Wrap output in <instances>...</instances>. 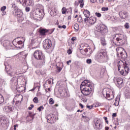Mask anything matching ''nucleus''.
I'll list each match as a JSON object with an SVG mask.
<instances>
[{
    "label": "nucleus",
    "instance_id": "obj_1",
    "mask_svg": "<svg viewBox=\"0 0 130 130\" xmlns=\"http://www.w3.org/2000/svg\"><path fill=\"white\" fill-rule=\"evenodd\" d=\"M111 43H113L115 45L121 46L124 45L126 42V39L124 35L121 34H116L113 35V38L111 40Z\"/></svg>",
    "mask_w": 130,
    "mask_h": 130
},
{
    "label": "nucleus",
    "instance_id": "obj_2",
    "mask_svg": "<svg viewBox=\"0 0 130 130\" xmlns=\"http://www.w3.org/2000/svg\"><path fill=\"white\" fill-rule=\"evenodd\" d=\"M34 57L36 59L40 60V65L43 66L45 63V56L42 53V51L40 50H37L34 53Z\"/></svg>",
    "mask_w": 130,
    "mask_h": 130
},
{
    "label": "nucleus",
    "instance_id": "obj_3",
    "mask_svg": "<svg viewBox=\"0 0 130 130\" xmlns=\"http://www.w3.org/2000/svg\"><path fill=\"white\" fill-rule=\"evenodd\" d=\"M30 16L34 20H41L44 17V11L42 9H36Z\"/></svg>",
    "mask_w": 130,
    "mask_h": 130
},
{
    "label": "nucleus",
    "instance_id": "obj_4",
    "mask_svg": "<svg viewBox=\"0 0 130 130\" xmlns=\"http://www.w3.org/2000/svg\"><path fill=\"white\" fill-rule=\"evenodd\" d=\"M102 93L103 96L106 98L108 100H112L114 98V91L112 89H104Z\"/></svg>",
    "mask_w": 130,
    "mask_h": 130
},
{
    "label": "nucleus",
    "instance_id": "obj_5",
    "mask_svg": "<svg viewBox=\"0 0 130 130\" xmlns=\"http://www.w3.org/2000/svg\"><path fill=\"white\" fill-rule=\"evenodd\" d=\"M117 66H118V70L120 74L122 75V76H125L128 75V73H129L130 69H129V66H128V64H127V63H126V62L123 64V69H122L121 70H120V65H119V64H118Z\"/></svg>",
    "mask_w": 130,
    "mask_h": 130
},
{
    "label": "nucleus",
    "instance_id": "obj_6",
    "mask_svg": "<svg viewBox=\"0 0 130 130\" xmlns=\"http://www.w3.org/2000/svg\"><path fill=\"white\" fill-rule=\"evenodd\" d=\"M80 90L83 95L88 96L92 93V91L94 90V87L80 86Z\"/></svg>",
    "mask_w": 130,
    "mask_h": 130
},
{
    "label": "nucleus",
    "instance_id": "obj_7",
    "mask_svg": "<svg viewBox=\"0 0 130 130\" xmlns=\"http://www.w3.org/2000/svg\"><path fill=\"white\" fill-rule=\"evenodd\" d=\"M103 57H104L105 59H108V55H107V52L105 49L100 50L95 55V58L97 60H101L103 59Z\"/></svg>",
    "mask_w": 130,
    "mask_h": 130
},
{
    "label": "nucleus",
    "instance_id": "obj_8",
    "mask_svg": "<svg viewBox=\"0 0 130 130\" xmlns=\"http://www.w3.org/2000/svg\"><path fill=\"white\" fill-rule=\"evenodd\" d=\"M93 128L95 130H101L103 128V122L98 118H94L93 119Z\"/></svg>",
    "mask_w": 130,
    "mask_h": 130
},
{
    "label": "nucleus",
    "instance_id": "obj_9",
    "mask_svg": "<svg viewBox=\"0 0 130 130\" xmlns=\"http://www.w3.org/2000/svg\"><path fill=\"white\" fill-rule=\"evenodd\" d=\"M17 21L21 23V22H23L24 19H25L24 16V14L23 13V11L21 9H17L15 12Z\"/></svg>",
    "mask_w": 130,
    "mask_h": 130
},
{
    "label": "nucleus",
    "instance_id": "obj_10",
    "mask_svg": "<svg viewBox=\"0 0 130 130\" xmlns=\"http://www.w3.org/2000/svg\"><path fill=\"white\" fill-rule=\"evenodd\" d=\"M12 44L16 48L22 49L24 48V43L22 42V41H18L17 42V40L14 39L12 41Z\"/></svg>",
    "mask_w": 130,
    "mask_h": 130
},
{
    "label": "nucleus",
    "instance_id": "obj_11",
    "mask_svg": "<svg viewBox=\"0 0 130 130\" xmlns=\"http://www.w3.org/2000/svg\"><path fill=\"white\" fill-rule=\"evenodd\" d=\"M43 44L44 48H45V49H46V50L50 49L52 45L51 40L49 39L45 40L43 42Z\"/></svg>",
    "mask_w": 130,
    "mask_h": 130
},
{
    "label": "nucleus",
    "instance_id": "obj_12",
    "mask_svg": "<svg viewBox=\"0 0 130 130\" xmlns=\"http://www.w3.org/2000/svg\"><path fill=\"white\" fill-rule=\"evenodd\" d=\"M8 76L9 77H15L16 75H19L18 73V70L16 69V68H12V69L9 70V71L6 72Z\"/></svg>",
    "mask_w": 130,
    "mask_h": 130
},
{
    "label": "nucleus",
    "instance_id": "obj_13",
    "mask_svg": "<svg viewBox=\"0 0 130 130\" xmlns=\"http://www.w3.org/2000/svg\"><path fill=\"white\" fill-rule=\"evenodd\" d=\"M47 121L49 123H54L56 121V118L53 114L48 115L46 117Z\"/></svg>",
    "mask_w": 130,
    "mask_h": 130
},
{
    "label": "nucleus",
    "instance_id": "obj_14",
    "mask_svg": "<svg viewBox=\"0 0 130 130\" xmlns=\"http://www.w3.org/2000/svg\"><path fill=\"white\" fill-rule=\"evenodd\" d=\"M97 29L99 31L102 32V35H104L107 31V26L104 24H100Z\"/></svg>",
    "mask_w": 130,
    "mask_h": 130
},
{
    "label": "nucleus",
    "instance_id": "obj_15",
    "mask_svg": "<svg viewBox=\"0 0 130 130\" xmlns=\"http://www.w3.org/2000/svg\"><path fill=\"white\" fill-rule=\"evenodd\" d=\"M115 84L118 88H122L123 87V79L121 78H118L115 82Z\"/></svg>",
    "mask_w": 130,
    "mask_h": 130
},
{
    "label": "nucleus",
    "instance_id": "obj_16",
    "mask_svg": "<svg viewBox=\"0 0 130 130\" xmlns=\"http://www.w3.org/2000/svg\"><path fill=\"white\" fill-rule=\"evenodd\" d=\"M80 86H85V87H94V84L90 82L89 80H85L81 83Z\"/></svg>",
    "mask_w": 130,
    "mask_h": 130
},
{
    "label": "nucleus",
    "instance_id": "obj_17",
    "mask_svg": "<svg viewBox=\"0 0 130 130\" xmlns=\"http://www.w3.org/2000/svg\"><path fill=\"white\" fill-rule=\"evenodd\" d=\"M35 115H36V114L29 112L28 115L26 117V120L27 121H31L34 119Z\"/></svg>",
    "mask_w": 130,
    "mask_h": 130
},
{
    "label": "nucleus",
    "instance_id": "obj_18",
    "mask_svg": "<svg viewBox=\"0 0 130 130\" xmlns=\"http://www.w3.org/2000/svg\"><path fill=\"white\" fill-rule=\"evenodd\" d=\"M13 109L14 107H13V106H5L3 108L4 112H6V113H8L9 112H12Z\"/></svg>",
    "mask_w": 130,
    "mask_h": 130
},
{
    "label": "nucleus",
    "instance_id": "obj_19",
    "mask_svg": "<svg viewBox=\"0 0 130 130\" xmlns=\"http://www.w3.org/2000/svg\"><path fill=\"white\" fill-rule=\"evenodd\" d=\"M48 31V30H47L46 28H43L41 27L38 29V32L41 36H44L45 35H46Z\"/></svg>",
    "mask_w": 130,
    "mask_h": 130
},
{
    "label": "nucleus",
    "instance_id": "obj_20",
    "mask_svg": "<svg viewBox=\"0 0 130 130\" xmlns=\"http://www.w3.org/2000/svg\"><path fill=\"white\" fill-rule=\"evenodd\" d=\"M3 46L5 47L6 49H10L12 46V44H11L9 41H5L3 43Z\"/></svg>",
    "mask_w": 130,
    "mask_h": 130
},
{
    "label": "nucleus",
    "instance_id": "obj_21",
    "mask_svg": "<svg viewBox=\"0 0 130 130\" xmlns=\"http://www.w3.org/2000/svg\"><path fill=\"white\" fill-rule=\"evenodd\" d=\"M87 47H89V45L87 44L83 43L80 45V48H81V50H84L86 53L88 52V48Z\"/></svg>",
    "mask_w": 130,
    "mask_h": 130
},
{
    "label": "nucleus",
    "instance_id": "obj_22",
    "mask_svg": "<svg viewBox=\"0 0 130 130\" xmlns=\"http://www.w3.org/2000/svg\"><path fill=\"white\" fill-rule=\"evenodd\" d=\"M10 81L12 86H17L18 85V78H17V77H13Z\"/></svg>",
    "mask_w": 130,
    "mask_h": 130
},
{
    "label": "nucleus",
    "instance_id": "obj_23",
    "mask_svg": "<svg viewBox=\"0 0 130 130\" xmlns=\"http://www.w3.org/2000/svg\"><path fill=\"white\" fill-rule=\"evenodd\" d=\"M120 18L121 19H125L127 18V12L126 11H120L119 13Z\"/></svg>",
    "mask_w": 130,
    "mask_h": 130
},
{
    "label": "nucleus",
    "instance_id": "obj_24",
    "mask_svg": "<svg viewBox=\"0 0 130 130\" xmlns=\"http://www.w3.org/2000/svg\"><path fill=\"white\" fill-rule=\"evenodd\" d=\"M5 71L6 73L8 72V71H10V70H12L13 68H11V65L8 63V62H4Z\"/></svg>",
    "mask_w": 130,
    "mask_h": 130
},
{
    "label": "nucleus",
    "instance_id": "obj_25",
    "mask_svg": "<svg viewBox=\"0 0 130 130\" xmlns=\"http://www.w3.org/2000/svg\"><path fill=\"white\" fill-rule=\"evenodd\" d=\"M96 21H97V19L95 17H91L89 18V23L91 25H93L96 23Z\"/></svg>",
    "mask_w": 130,
    "mask_h": 130
},
{
    "label": "nucleus",
    "instance_id": "obj_26",
    "mask_svg": "<svg viewBox=\"0 0 130 130\" xmlns=\"http://www.w3.org/2000/svg\"><path fill=\"white\" fill-rule=\"evenodd\" d=\"M38 43V42L37 38H33L31 40L30 45L31 46L37 45Z\"/></svg>",
    "mask_w": 130,
    "mask_h": 130
},
{
    "label": "nucleus",
    "instance_id": "obj_27",
    "mask_svg": "<svg viewBox=\"0 0 130 130\" xmlns=\"http://www.w3.org/2000/svg\"><path fill=\"white\" fill-rule=\"evenodd\" d=\"M6 118L3 116H0V124H5L6 123Z\"/></svg>",
    "mask_w": 130,
    "mask_h": 130
},
{
    "label": "nucleus",
    "instance_id": "obj_28",
    "mask_svg": "<svg viewBox=\"0 0 130 130\" xmlns=\"http://www.w3.org/2000/svg\"><path fill=\"white\" fill-rule=\"evenodd\" d=\"M94 35L95 37H100V36L102 35V32L98 29L97 30L94 31Z\"/></svg>",
    "mask_w": 130,
    "mask_h": 130
},
{
    "label": "nucleus",
    "instance_id": "obj_29",
    "mask_svg": "<svg viewBox=\"0 0 130 130\" xmlns=\"http://www.w3.org/2000/svg\"><path fill=\"white\" fill-rule=\"evenodd\" d=\"M60 96L63 97V98L69 97V96H68V92H67L66 90L62 91L61 92H60Z\"/></svg>",
    "mask_w": 130,
    "mask_h": 130
},
{
    "label": "nucleus",
    "instance_id": "obj_30",
    "mask_svg": "<svg viewBox=\"0 0 130 130\" xmlns=\"http://www.w3.org/2000/svg\"><path fill=\"white\" fill-rule=\"evenodd\" d=\"M16 90L19 93H22V92H23V91H24V90H25V87H24V86H21L19 87H17Z\"/></svg>",
    "mask_w": 130,
    "mask_h": 130
},
{
    "label": "nucleus",
    "instance_id": "obj_31",
    "mask_svg": "<svg viewBox=\"0 0 130 130\" xmlns=\"http://www.w3.org/2000/svg\"><path fill=\"white\" fill-rule=\"evenodd\" d=\"M13 104H15L16 106H17L18 107V106H20V105H21V101L13 100Z\"/></svg>",
    "mask_w": 130,
    "mask_h": 130
},
{
    "label": "nucleus",
    "instance_id": "obj_32",
    "mask_svg": "<svg viewBox=\"0 0 130 130\" xmlns=\"http://www.w3.org/2000/svg\"><path fill=\"white\" fill-rule=\"evenodd\" d=\"M83 14L85 17H90V12L88 10H84V11L83 12Z\"/></svg>",
    "mask_w": 130,
    "mask_h": 130
},
{
    "label": "nucleus",
    "instance_id": "obj_33",
    "mask_svg": "<svg viewBox=\"0 0 130 130\" xmlns=\"http://www.w3.org/2000/svg\"><path fill=\"white\" fill-rule=\"evenodd\" d=\"M24 57H27V55H28V52L27 51H23L21 52V55Z\"/></svg>",
    "mask_w": 130,
    "mask_h": 130
},
{
    "label": "nucleus",
    "instance_id": "obj_34",
    "mask_svg": "<svg viewBox=\"0 0 130 130\" xmlns=\"http://www.w3.org/2000/svg\"><path fill=\"white\" fill-rule=\"evenodd\" d=\"M82 118H84V122H88V121L90 120V118L87 117V116H83L82 115Z\"/></svg>",
    "mask_w": 130,
    "mask_h": 130
},
{
    "label": "nucleus",
    "instance_id": "obj_35",
    "mask_svg": "<svg viewBox=\"0 0 130 130\" xmlns=\"http://www.w3.org/2000/svg\"><path fill=\"white\" fill-rule=\"evenodd\" d=\"M79 24L78 23H76L74 24V28L75 29V30H76L77 31H79Z\"/></svg>",
    "mask_w": 130,
    "mask_h": 130
},
{
    "label": "nucleus",
    "instance_id": "obj_36",
    "mask_svg": "<svg viewBox=\"0 0 130 130\" xmlns=\"http://www.w3.org/2000/svg\"><path fill=\"white\" fill-rule=\"evenodd\" d=\"M32 5V1L31 0H26L25 6H31Z\"/></svg>",
    "mask_w": 130,
    "mask_h": 130
},
{
    "label": "nucleus",
    "instance_id": "obj_37",
    "mask_svg": "<svg viewBox=\"0 0 130 130\" xmlns=\"http://www.w3.org/2000/svg\"><path fill=\"white\" fill-rule=\"evenodd\" d=\"M55 28H53L52 29H47V34H52L54 31Z\"/></svg>",
    "mask_w": 130,
    "mask_h": 130
},
{
    "label": "nucleus",
    "instance_id": "obj_38",
    "mask_svg": "<svg viewBox=\"0 0 130 130\" xmlns=\"http://www.w3.org/2000/svg\"><path fill=\"white\" fill-rule=\"evenodd\" d=\"M121 58L123 59H125L126 58H127V53L125 52L123 54L121 55Z\"/></svg>",
    "mask_w": 130,
    "mask_h": 130
},
{
    "label": "nucleus",
    "instance_id": "obj_39",
    "mask_svg": "<svg viewBox=\"0 0 130 130\" xmlns=\"http://www.w3.org/2000/svg\"><path fill=\"white\" fill-rule=\"evenodd\" d=\"M19 2L23 7H26V0H19Z\"/></svg>",
    "mask_w": 130,
    "mask_h": 130
},
{
    "label": "nucleus",
    "instance_id": "obj_40",
    "mask_svg": "<svg viewBox=\"0 0 130 130\" xmlns=\"http://www.w3.org/2000/svg\"><path fill=\"white\" fill-rule=\"evenodd\" d=\"M114 105L115 106H118V105H119V101L118 100V98H116Z\"/></svg>",
    "mask_w": 130,
    "mask_h": 130
},
{
    "label": "nucleus",
    "instance_id": "obj_41",
    "mask_svg": "<svg viewBox=\"0 0 130 130\" xmlns=\"http://www.w3.org/2000/svg\"><path fill=\"white\" fill-rule=\"evenodd\" d=\"M77 21L79 23H82V22H83V18H82V15H79L77 19Z\"/></svg>",
    "mask_w": 130,
    "mask_h": 130
},
{
    "label": "nucleus",
    "instance_id": "obj_42",
    "mask_svg": "<svg viewBox=\"0 0 130 130\" xmlns=\"http://www.w3.org/2000/svg\"><path fill=\"white\" fill-rule=\"evenodd\" d=\"M125 96L126 98L129 99L130 98V92L129 91H125Z\"/></svg>",
    "mask_w": 130,
    "mask_h": 130
},
{
    "label": "nucleus",
    "instance_id": "obj_43",
    "mask_svg": "<svg viewBox=\"0 0 130 130\" xmlns=\"http://www.w3.org/2000/svg\"><path fill=\"white\" fill-rule=\"evenodd\" d=\"M4 101H5L4 96H3V95L0 94V104H2V103H3Z\"/></svg>",
    "mask_w": 130,
    "mask_h": 130
},
{
    "label": "nucleus",
    "instance_id": "obj_44",
    "mask_svg": "<svg viewBox=\"0 0 130 130\" xmlns=\"http://www.w3.org/2000/svg\"><path fill=\"white\" fill-rule=\"evenodd\" d=\"M19 38L20 39V40H19L20 41H22V42H23L24 43V42H25V41L26 40V39L25 38V37H18L17 38V39H19Z\"/></svg>",
    "mask_w": 130,
    "mask_h": 130
},
{
    "label": "nucleus",
    "instance_id": "obj_45",
    "mask_svg": "<svg viewBox=\"0 0 130 130\" xmlns=\"http://www.w3.org/2000/svg\"><path fill=\"white\" fill-rule=\"evenodd\" d=\"M62 14L64 15L67 13V8L66 7H63L61 9Z\"/></svg>",
    "mask_w": 130,
    "mask_h": 130
},
{
    "label": "nucleus",
    "instance_id": "obj_46",
    "mask_svg": "<svg viewBox=\"0 0 130 130\" xmlns=\"http://www.w3.org/2000/svg\"><path fill=\"white\" fill-rule=\"evenodd\" d=\"M12 6L14 10H19V9H18V6H17L15 4L12 3Z\"/></svg>",
    "mask_w": 130,
    "mask_h": 130
},
{
    "label": "nucleus",
    "instance_id": "obj_47",
    "mask_svg": "<svg viewBox=\"0 0 130 130\" xmlns=\"http://www.w3.org/2000/svg\"><path fill=\"white\" fill-rule=\"evenodd\" d=\"M49 104H50L51 105H52V104H54V100H53V99L51 98L49 100Z\"/></svg>",
    "mask_w": 130,
    "mask_h": 130
},
{
    "label": "nucleus",
    "instance_id": "obj_48",
    "mask_svg": "<svg viewBox=\"0 0 130 130\" xmlns=\"http://www.w3.org/2000/svg\"><path fill=\"white\" fill-rule=\"evenodd\" d=\"M89 18H90V17H85V18H84L83 22L85 23V24L88 23V22H89Z\"/></svg>",
    "mask_w": 130,
    "mask_h": 130
},
{
    "label": "nucleus",
    "instance_id": "obj_49",
    "mask_svg": "<svg viewBox=\"0 0 130 130\" xmlns=\"http://www.w3.org/2000/svg\"><path fill=\"white\" fill-rule=\"evenodd\" d=\"M101 43L102 44V45H103V46H105V45H106V41H105V40H102Z\"/></svg>",
    "mask_w": 130,
    "mask_h": 130
},
{
    "label": "nucleus",
    "instance_id": "obj_50",
    "mask_svg": "<svg viewBox=\"0 0 130 130\" xmlns=\"http://www.w3.org/2000/svg\"><path fill=\"white\" fill-rule=\"evenodd\" d=\"M33 101L35 103H38V102H39V100H38V98L35 97L33 99Z\"/></svg>",
    "mask_w": 130,
    "mask_h": 130
},
{
    "label": "nucleus",
    "instance_id": "obj_51",
    "mask_svg": "<svg viewBox=\"0 0 130 130\" xmlns=\"http://www.w3.org/2000/svg\"><path fill=\"white\" fill-rule=\"evenodd\" d=\"M52 82V84H53V79L50 78V79L48 80V84L50 85Z\"/></svg>",
    "mask_w": 130,
    "mask_h": 130
},
{
    "label": "nucleus",
    "instance_id": "obj_52",
    "mask_svg": "<svg viewBox=\"0 0 130 130\" xmlns=\"http://www.w3.org/2000/svg\"><path fill=\"white\" fill-rule=\"evenodd\" d=\"M124 26L125 29H128L129 28V24L128 23H126Z\"/></svg>",
    "mask_w": 130,
    "mask_h": 130
},
{
    "label": "nucleus",
    "instance_id": "obj_53",
    "mask_svg": "<svg viewBox=\"0 0 130 130\" xmlns=\"http://www.w3.org/2000/svg\"><path fill=\"white\" fill-rule=\"evenodd\" d=\"M95 16H96V17H98V18H101V13H98V12H96L95 13Z\"/></svg>",
    "mask_w": 130,
    "mask_h": 130
},
{
    "label": "nucleus",
    "instance_id": "obj_54",
    "mask_svg": "<svg viewBox=\"0 0 130 130\" xmlns=\"http://www.w3.org/2000/svg\"><path fill=\"white\" fill-rule=\"evenodd\" d=\"M86 62L88 64H90L92 63V59H87L86 60Z\"/></svg>",
    "mask_w": 130,
    "mask_h": 130
},
{
    "label": "nucleus",
    "instance_id": "obj_55",
    "mask_svg": "<svg viewBox=\"0 0 130 130\" xmlns=\"http://www.w3.org/2000/svg\"><path fill=\"white\" fill-rule=\"evenodd\" d=\"M61 70H62V68L60 67H57V71L58 72V73H60L61 72Z\"/></svg>",
    "mask_w": 130,
    "mask_h": 130
},
{
    "label": "nucleus",
    "instance_id": "obj_56",
    "mask_svg": "<svg viewBox=\"0 0 130 130\" xmlns=\"http://www.w3.org/2000/svg\"><path fill=\"white\" fill-rule=\"evenodd\" d=\"M102 11L103 12H105L106 11H108V7H103L102 8Z\"/></svg>",
    "mask_w": 130,
    "mask_h": 130
},
{
    "label": "nucleus",
    "instance_id": "obj_57",
    "mask_svg": "<svg viewBox=\"0 0 130 130\" xmlns=\"http://www.w3.org/2000/svg\"><path fill=\"white\" fill-rule=\"evenodd\" d=\"M58 27L60 29H61V28H63V29H66L67 28V26H66V25H63L62 26L58 25Z\"/></svg>",
    "mask_w": 130,
    "mask_h": 130
},
{
    "label": "nucleus",
    "instance_id": "obj_58",
    "mask_svg": "<svg viewBox=\"0 0 130 130\" xmlns=\"http://www.w3.org/2000/svg\"><path fill=\"white\" fill-rule=\"evenodd\" d=\"M7 9V7L6 6H3L1 8V11L2 12H4L5 11H6V9Z\"/></svg>",
    "mask_w": 130,
    "mask_h": 130
},
{
    "label": "nucleus",
    "instance_id": "obj_59",
    "mask_svg": "<svg viewBox=\"0 0 130 130\" xmlns=\"http://www.w3.org/2000/svg\"><path fill=\"white\" fill-rule=\"evenodd\" d=\"M93 105H91V106L87 105L86 106V108H88V109H89V110L92 109V108H93Z\"/></svg>",
    "mask_w": 130,
    "mask_h": 130
},
{
    "label": "nucleus",
    "instance_id": "obj_60",
    "mask_svg": "<svg viewBox=\"0 0 130 130\" xmlns=\"http://www.w3.org/2000/svg\"><path fill=\"white\" fill-rule=\"evenodd\" d=\"M42 109H44V108H43V106H41L38 108V110H39V111L40 112L41 111Z\"/></svg>",
    "mask_w": 130,
    "mask_h": 130
},
{
    "label": "nucleus",
    "instance_id": "obj_61",
    "mask_svg": "<svg viewBox=\"0 0 130 130\" xmlns=\"http://www.w3.org/2000/svg\"><path fill=\"white\" fill-rule=\"evenodd\" d=\"M33 107H34V105H30V107H28V110H32Z\"/></svg>",
    "mask_w": 130,
    "mask_h": 130
},
{
    "label": "nucleus",
    "instance_id": "obj_62",
    "mask_svg": "<svg viewBox=\"0 0 130 130\" xmlns=\"http://www.w3.org/2000/svg\"><path fill=\"white\" fill-rule=\"evenodd\" d=\"M72 49H69L68 51V54H72Z\"/></svg>",
    "mask_w": 130,
    "mask_h": 130
},
{
    "label": "nucleus",
    "instance_id": "obj_63",
    "mask_svg": "<svg viewBox=\"0 0 130 130\" xmlns=\"http://www.w3.org/2000/svg\"><path fill=\"white\" fill-rule=\"evenodd\" d=\"M40 70H36V74H37V75H40Z\"/></svg>",
    "mask_w": 130,
    "mask_h": 130
},
{
    "label": "nucleus",
    "instance_id": "obj_64",
    "mask_svg": "<svg viewBox=\"0 0 130 130\" xmlns=\"http://www.w3.org/2000/svg\"><path fill=\"white\" fill-rule=\"evenodd\" d=\"M25 11L26 12H29L30 11V8L28 7H26L25 8Z\"/></svg>",
    "mask_w": 130,
    "mask_h": 130
}]
</instances>
